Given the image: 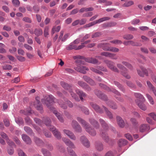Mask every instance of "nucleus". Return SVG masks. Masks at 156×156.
Wrapping results in <instances>:
<instances>
[{
	"label": "nucleus",
	"mask_w": 156,
	"mask_h": 156,
	"mask_svg": "<svg viewBox=\"0 0 156 156\" xmlns=\"http://www.w3.org/2000/svg\"><path fill=\"white\" fill-rule=\"evenodd\" d=\"M108 44V43H101L98 44V47L101 48L104 51H109L110 47L107 46V45Z\"/></svg>",
	"instance_id": "nucleus-22"
},
{
	"label": "nucleus",
	"mask_w": 156,
	"mask_h": 156,
	"mask_svg": "<svg viewBox=\"0 0 156 156\" xmlns=\"http://www.w3.org/2000/svg\"><path fill=\"white\" fill-rule=\"evenodd\" d=\"M146 96L147 98L151 104L153 105L154 104V102L151 96L148 94H146Z\"/></svg>",
	"instance_id": "nucleus-54"
},
{
	"label": "nucleus",
	"mask_w": 156,
	"mask_h": 156,
	"mask_svg": "<svg viewBox=\"0 0 156 156\" xmlns=\"http://www.w3.org/2000/svg\"><path fill=\"white\" fill-rule=\"evenodd\" d=\"M90 122L96 129L98 128L99 127V125L98 122L94 119L91 118L89 119Z\"/></svg>",
	"instance_id": "nucleus-28"
},
{
	"label": "nucleus",
	"mask_w": 156,
	"mask_h": 156,
	"mask_svg": "<svg viewBox=\"0 0 156 156\" xmlns=\"http://www.w3.org/2000/svg\"><path fill=\"white\" fill-rule=\"evenodd\" d=\"M47 119L49 123H48L47 122H45V125L49 128L50 130L52 131L53 133V132H55V131H57L58 130L54 126L51 125V120H49L48 119Z\"/></svg>",
	"instance_id": "nucleus-19"
},
{
	"label": "nucleus",
	"mask_w": 156,
	"mask_h": 156,
	"mask_svg": "<svg viewBox=\"0 0 156 156\" xmlns=\"http://www.w3.org/2000/svg\"><path fill=\"white\" fill-rule=\"evenodd\" d=\"M80 140L83 144L87 147H89L90 146V143L86 137L84 136L80 137Z\"/></svg>",
	"instance_id": "nucleus-17"
},
{
	"label": "nucleus",
	"mask_w": 156,
	"mask_h": 156,
	"mask_svg": "<svg viewBox=\"0 0 156 156\" xmlns=\"http://www.w3.org/2000/svg\"><path fill=\"white\" fill-rule=\"evenodd\" d=\"M2 67L4 70H11L12 68V66L8 64L2 66Z\"/></svg>",
	"instance_id": "nucleus-50"
},
{
	"label": "nucleus",
	"mask_w": 156,
	"mask_h": 156,
	"mask_svg": "<svg viewBox=\"0 0 156 156\" xmlns=\"http://www.w3.org/2000/svg\"><path fill=\"white\" fill-rule=\"evenodd\" d=\"M74 59H83L86 62L93 64H94L99 65L101 63V62H99L98 60L95 58H84L82 56L76 55L74 57Z\"/></svg>",
	"instance_id": "nucleus-6"
},
{
	"label": "nucleus",
	"mask_w": 156,
	"mask_h": 156,
	"mask_svg": "<svg viewBox=\"0 0 156 156\" xmlns=\"http://www.w3.org/2000/svg\"><path fill=\"white\" fill-rule=\"evenodd\" d=\"M135 101L138 106L141 110L143 111H145L146 110L147 107L142 102L143 101L140 102L138 100H136Z\"/></svg>",
	"instance_id": "nucleus-25"
},
{
	"label": "nucleus",
	"mask_w": 156,
	"mask_h": 156,
	"mask_svg": "<svg viewBox=\"0 0 156 156\" xmlns=\"http://www.w3.org/2000/svg\"><path fill=\"white\" fill-rule=\"evenodd\" d=\"M117 67L120 69L121 74L125 78L129 79L130 76L128 74V69L122 64L118 63L117 64Z\"/></svg>",
	"instance_id": "nucleus-8"
},
{
	"label": "nucleus",
	"mask_w": 156,
	"mask_h": 156,
	"mask_svg": "<svg viewBox=\"0 0 156 156\" xmlns=\"http://www.w3.org/2000/svg\"><path fill=\"white\" fill-rule=\"evenodd\" d=\"M90 105L97 113L100 114H102L103 113L104 111L102 109L96 104L91 102Z\"/></svg>",
	"instance_id": "nucleus-16"
},
{
	"label": "nucleus",
	"mask_w": 156,
	"mask_h": 156,
	"mask_svg": "<svg viewBox=\"0 0 156 156\" xmlns=\"http://www.w3.org/2000/svg\"><path fill=\"white\" fill-rule=\"evenodd\" d=\"M109 58L111 59L116 60L118 58V57L115 54L110 53L109 54Z\"/></svg>",
	"instance_id": "nucleus-52"
},
{
	"label": "nucleus",
	"mask_w": 156,
	"mask_h": 156,
	"mask_svg": "<svg viewBox=\"0 0 156 156\" xmlns=\"http://www.w3.org/2000/svg\"><path fill=\"white\" fill-rule=\"evenodd\" d=\"M149 129V127L147 125L143 124L140 126V131L141 132H143L148 130Z\"/></svg>",
	"instance_id": "nucleus-33"
},
{
	"label": "nucleus",
	"mask_w": 156,
	"mask_h": 156,
	"mask_svg": "<svg viewBox=\"0 0 156 156\" xmlns=\"http://www.w3.org/2000/svg\"><path fill=\"white\" fill-rule=\"evenodd\" d=\"M76 92L80 96V99L81 101H83V97L85 98L87 96V95L85 93L79 89H76Z\"/></svg>",
	"instance_id": "nucleus-26"
},
{
	"label": "nucleus",
	"mask_w": 156,
	"mask_h": 156,
	"mask_svg": "<svg viewBox=\"0 0 156 156\" xmlns=\"http://www.w3.org/2000/svg\"><path fill=\"white\" fill-rule=\"evenodd\" d=\"M24 129L25 132L29 134H31L33 132L31 128L28 126H25Z\"/></svg>",
	"instance_id": "nucleus-48"
},
{
	"label": "nucleus",
	"mask_w": 156,
	"mask_h": 156,
	"mask_svg": "<svg viewBox=\"0 0 156 156\" xmlns=\"http://www.w3.org/2000/svg\"><path fill=\"white\" fill-rule=\"evenodd\" d=\"M18 152L19 156H27L24 152L20 149L18 150Z\"/></svg>",
	"instance_id": "nucleus-64"
},
{
	"label": "nucleus",
	"mask_w": 156,
	"mask_h": 156,
	"mask_svg": "<svg viewBox=\"0 0 156 156\" xmlns=\"http://www.w3.org/2000/svg\"><path fill=\"white\" fill-rule=\"evenodd\" d=\"M102 34L100 32H97L93 34L92 35V38H94L99 37L102 35Z\"/></svg>",
	"instance_id": "nucleus-57"
},
{
	"label": "nucleus",
	"mask_w": 156,
	"mask_h": 156,
	"mask_svg": "<svg viewBox=\"0 0 156 156\" xmlns=\"http://www.w3.org/2000/svg\"><path fill=\"white\" fill-rule=\"evenodd\" d=\"M20 113H21L24 114V115H29L31 113V111H25L23 110H21L20 111Z\"/></svg>",
	"instance_id": "nucleus-60"
},
{
	"label": "nucleus",
	"mask_w": 156,
	"mask_h": 156,
	"mask_svg": "<svg viewBox=\"0 0 156 156\" xmlns=\"http://www.w3.org/2000/svg\"><path fill=\"white\" fill-rule=\"evenodd\" d=\"M77 84L86 91H90L91 90V88L88 85L83 81H78L77 82Z\"/></svg>",
	"instance_id": "nucleus-14"
},
{
	"label": "nucleus",
	"mask_w": 156,
	"mask_h": 156,
	"mask_svg": "<svg viewBox=\"0 0 156 156\" xmlns=\"http://www.w3.org/2000/svg\"><path fill=\"white\" fill-rule=\"evenodd\" d=\"M99 86L102 88L104 89L105 90H106L108 92L112 91L115 94L120 96L121 94L119 92L116 90L112 88H110L106 85H104L102 83H100Z\"/></svg>",
	"instance_id": "nucleus-10"
},
{
	"label": "nucleus",
	"mask_w": 156,
	"mask_h": 156,
	"mask_svg": "<svg viewBox=\"0 0 156 156\" xmlns=\"http://www.w3.org/2000/svg\"><path fill=\"white\" fill-rule=\"evenodd\" d=\"M63 131L64 133L66 134L70 139L73 140H76V136L71 131L67 129H64Z\"/></svg>",
	"instance_id": "nucleus-18"
},
{
	"label": "nucleus",
	"mask_w": 156,
	"mask_h": 156,
	"mask_svg": "<svg viewBox=\"0 0 156 156\" xmlns=\"http://www.w3.org/2000/svg\"><path fill=\"white\" fill-rule=\"evenodd\" d=\"M76 65L74 67V69L76 71L83 74L87 73L86 70H88L89 69L86 66H83V62L80 59L77 60L75 61Z\"/></svg>",
	"instance_id": "nucleus-4"
},
{
	"label": "nucleus",
	"mask_w": 156,
	"mask_h": 156,
	"mask_svg": "<svg viewBox=\"0 0 156 156\" xmlns=\"http://www.w3.org/2000/svg\"><path fill=\"white\" fill-rule=\"evenodd\" d=\"M114 83L118 87L120 90L122 91L123 93L125 92V89L120 83L116 81H114Z\"/></svg>",
	"instance_id": "nucleus-34"
},
{
	"label": "nucleus",
	"mask_w": 156,
	"mask_h": 156,
	"mask_svg": "<svg viewBox=\"0 0 156 156\" xmlns=\"http://www.w3.org/2000/svg\"><path fill=\"white\" fill-rule=\"evenodd\" d=\"M16 122L20 126L23 125L24 121L23 119L20 117H18L15 118Z\"/></svg>",
	"instance_id": "nucleus-31"
},
{
	"label": "nucleus",
	"mask_w": 156,
	"mask_h": 156,
	"mask_svg": "<svg viewBox=\"0 0 156 156\" xmlns=\"http://www.w3.org/2000/svg\"><path fill=\"white\" fill-rule=\"evenodd\" d=\"M34 33L37 36H40L43 34V31L41 29H36L34 30Z\"/></svg>",
	"instance_id": "nucleus-44"
},
{
	"label": "nucleus",
	"mask_w": 156,
	"mask_h": 156,
	"mask_svg": "<svg viewBox=\"0 0 156 156\" xmlns=\"http://www.w3.org/2000/svg\"><path fill=\"white\" fill-rule=\"evenodd\" d=\"M83 78L85 81L91 85H94L95 84V82L92 79L86 75L83 76Z\"/></svg>",
	"instance_id": "nucleus-20"
},
{
	"label": "nucleus",
	"mask_w": 156,
	"mask_h": 156,
	"mask_svg": "<svg viewBox=\"0 0 156 156\" xmlns=\"http://www.w3.org/2000/svg\"><path fill=\"white\" fill-rule=\"evenodd\" d=\"M76 45L73 44V43H71L67 47V49L68 50H70L73 49L76 50Z\"/></svg>",
	"instance_id": "nucleus-49"
},
{
	"label": "nucleus",
	"mask_w": 156,
	"mask_h": 156,
	"mask_svg": "<svg viewBox=\"0 0 156 156\" xmlns=\"http://www.w3.org/2000/svg\"><path fill=\"white\" fill-rule=\"evenodd\" d=\"M130 45L133 46H140L142 44L139 43L135 42L133 41H129V45Z\"/></svg>",
	"instance_id": "nucleus-45"
},
{
	"label": "nucleus",
	"mask_w": 156,
	"mask_h": 156,
	"mask_svg": "<svg viewBox=\"0 0 156 156\" xmlns=\"http://www.w3.org/2000/svg\"><path fill=\"white\" fill-rule=\"evenodd\" d=\"M116 119L119 126L121 128L124 127L125 125V123L122 118L119 116H117Z\"/></svg>",
	"instance_id": "nucleus-21"
},
{
	"label": "nucleus",
	"mask_w": 156,
	"mask_h": 156,
	"mask_svg": "<svg viewBox=\"0 0 156 156\" xmlns=\"http://www.w3.org/2000/svg\"><path fill=\"white\" fill-rule=\"evenodd\" d=\"M25 120L26 123L27 125H30L32 123V121L28 117H27L25 118Z\"/></svg>",
	"instance_id": "nucleus-63"
},
{
	"label": "nucleus",
	"mask_w": 156,
	"mask_h": 156,
	"mask_svg": "<svg viewBox=\"0 0 156 156\" xmlns=\"http://www.w3.org/2000/svg\"><path fill=\"white\" fill-rule=\"evenodd\" d=\"M49 27H46L44 30V35L45 37H48L49 34L48 33Z\"/></svg>",
	"instance_id": "nucleus-59"
},
{
	"label": "nucleus",
	"mask_w": 156,
	"mask_h": 156,
	"mask_svg": "<svg viewBox=\"0 0 156 156\" xmlns=\"http://www.w3.org/2000/svg\"><path fill=\"white\" fill-rule=\"evenodd\" d=\"M42 152L44 156H51V153L45 149H42Z\"/></svg>",
	"instance_id": "nucleus-40"
},
{
	"label": "nucleus",
	"mask_w": 156,
	"mask_h": 156,
	"mask_svg": "<svg viewBox=\"0 0 156 156\" xmlns=\"http://www.w3.org/2000/svg\"><path fill=\"white\" fill-rule=\"evenodd\" d=\"M79 107L80 108L82 111L86 115H88L89 114V111L87 108L81 106H79Z\"/></svg>",
	"instance_id": "nucleus-35"
},
{
	"label": "nucleus",
	"mask_w": 156,
	"mask_h": 156,
	"mask_svg": "<svg viewBox=\"0 0 156 156\" xmlns=\"http://www.w3.org/2000/svg\"><path fill=\"white\" fill-rule=\"evenodd\" d=\"M126 84L129 87L133 89H136V87L135 85L131 81H127L126 82Z\"/></svg>",
	"instance_id": "nucleus-47"
},
{
	"label": "nucleus",
	"mask_w": 156,
	"mask_h": 156,
	"mask_svg": "<svg viewBox=\"0 0 156 156\" xmlns=\"http://www.w3.org/2000/svg\"><path fill=\"white\" fill-rule=\"evenodd\" d=\"M60 84L61 86L64 89L68 90L70 94L72 97L76 101H80V99L78 96H76L75 94L73 93L72 90L71 89V86L69 85L68 84L64 81H61Z\"/></svg>",
	"instance_id": "nucleus-7"
},
{
	"label": "nucleus",
	"mask_w": 156,
	"mask_h": 156,
	"mask_svg": "<svg viewBox=\"0 0 156 156\" xmlns=\"http://www.w3.org/2000/svg\"><path fill=\"white\" fill-rule=\"evenodd\" d=\"M40 98L37 97L36 98V102L34 104V106L37 110L40 111L41 113L43 112V108L40 101Z\"/></svg>",
	"instance_id": "nucleus-12"
},
{
	"label": "nucleus",
	"mask_w": 156,
	"mask_h": 156,
	"mask_svg": "<svg viewBox=\"0 0 156 156\" xmlns=\"http://www.w3.org/2000/svg\"><path fill=\"white\" fill-rule=\"evenodd\" d=\"M62 140L69 147H67V149L70 156H77L75 152L72 149V148H74L75 147L73 143L69 139L66 138H63Z\"/></svg>",
	"instance_id": "nucleus-3"
},
{
	"label": "nucleus",
	"mask_w": 156,
	"mask_h": 156,
	"mask_svg": "<svg viewBox=\"0 0 156 156\" xmlns=\"http://www.w3.org/2000/svg\"><path fill=\"white\" fill-rule=\"evenodd\" d=\"M133 36L131 34H127L123 36V38L126 40H132L133 38Z\"/></svg>",
	"instance_id": "nucleus-39"
},
{
	"label": "nucleus",
	"mask_w": 156,
	"mask_h": 156,
	"mask_svg": "<svg viewBox=\"0 0 156 156\" xmlns=\"http://www.w3.org/2000/svg\"><path fill=\"white\" fill-rule=\"evenodd\" d=\"M6 141L9 145L10 147H12L15 145L14 143L9 138L6 140Z\"/></svg>",
	"instance_id": "nucleus-53"
},
{
	"label": "nucleus",
	"mask_w": 156,
	"mask_h": 156,
	"mask_svg": "<svg viewBox=\"0 0 156 156\" xmlns=\"http://www.w3.org/2000/svg\"><path fill=\"white\" fill-rule=\"evenodd\" d=\"M96 149L98 151H101L104 149L103 145L100 142H96L95 144Z\"/></svg>",
	"instance_id": "nucleus-27"
},
{
	"label": "nucleus",
	"mask_w": 156,
	"mask_h": 156,
	"mask_svg": "<svg viewBox=\"0 0 156 156\" xmlns=\"http://www.w3.org/2000/svg\"><path fill=\"white\" fill-rule=\"evenodd\" d=\"M99 121L101 126L105 130V131H102L101 132V137L105 142L108 143L109 140V139L106 132L108 129V126L105 121L101 118L99 119Z\"/></svg>",
	"instance_id": "nucleus-2"
},
{
	"label": "nucleus",
	"mask_w": 156,
	"mask_h": 156,
	"mask_svg": "<svg viewBox=\"0 0 156 156\" xmlns=\"http://www.w3.org/2000/svg\"><path fill=\"white\" fill-rule=\"evenodd\" d=\"M119 51V48L115 47H111L110 48L109 51H112L114 52H118Z\"/></svg>",
	"instance_id": "nucleus-55"
},
{
	"label": "nucleus",
	"mask_w": 156,
	"mask_h": 156,
	"mask_svg": "<svg viewBox=\"0 0 156 156\" xmlns=\"http://www.w3.org/2000/svg\"><path fill=\"white\" fill-rule=\"evenodd\" d=\"M12 2L13 5L16 7H18L20 5V2L19 0H12Z\"/></svg>",
	"instance_id": "nucleus-56"
},
{
	"label": "nucleus",
	"mask_w": 156,
	"mask_h": 156,
	"mask_svg": "<svg viewBox=\"0 0 156 156\" xmlns=\"http://www.w3.org/2000/svg\"><path fill=\"white\" fill-rule=\"evenodd\" d=\"M22 138L23 140L27 144H30L31 143V140L30 137L25 134H23L22 135Z\"/></svg>",
	"instance_id": "nucleus-24"
},
{
	"label": "nucleus",
	"mask_w": 156,
	"mask_h": 156,
	"mask_svg": "<svg viewBox=\"0 0 156 156\" xmlns=\"http://www.w3.org/2000/svg\"><path fill=\"white\" fill-rule=\"evenodd\" d=\"M55 98L52 95L50 94L46 98V99H42L41 101L43 104L46 105L47 107L51 110H53L55 109L51 105L54 102Z\"/></svg>",
	"instance_id": "nucleus-5"
},
{
	"label": "nucleus",
	"mask_w": 156,
	"mask_h": 156,
	"mask_svg": "<svg viewBox=\"0 0 156 156\" xmlns=\"http://www.w3.org/2000/svg\"><path fill=\"white\" fill-rule=\"evenodd\" d=\"M77 121L82 125L86 131L92 136H94L96 134L95 130L89 126L88 123L81 118L78 117L76 118Z\"/></svg>",
	"instance_id": "nucleus-1"
},
{
	"label": "nucleus",
	"mask_w": 156,
	"mask_h": 156,
	"mask_svg": "<svg viewBox=\"0 0 156 156\" xmlns=\"http://www.w3.org/2000/svg\"><path fill=\"white\" fill-rule=\"evenodd\" d=\"M140 68L141 71L139 69L137 70L138 74L141 77L144 76V75L147 76H148V71H150V70L149 69L147 70L143 66H141Z\"/></svg>",
	"instance_id": "nucleus-13"
},
{
	"label": "nucleus",
	"mask_w": 156,
	"mask_h": 156,
	"mask_svg": "<svg viewBox=\"0 0 156 156\" xmlns=\"http://www.w3.org/2000/svg\"><path fill=\"white\" fill-rule=\"evenodd\" d=\"M133 2L132 1L130 0L125 2L122 5L123 7H128L133 5Z\"/></svg>",
	"instance_id": "nucleus-43"
},
{
	"label": "nucleus",
	"mask_w": 156,
	"mask_h": 156,
	"mask_svg": "<svg viewBox=\"0 0 156 156\" xmlns=\"http://www.w3.org/2000/svg\"><path fill=\"white\" fill-rule=\"evenodd\" d=\"M58 103L60 106L61 108L64 109H66L67 108V106L61 100H59L58 101Z\"/></svg>",
	"instance_id": "nucleus-46"
},
{
	"label": "nucleus",
	"mask_w": 156,
	"mask_h": 156,
	"mask_svg": "<svg viewBox=\"0 0 156 156\" xmlns=\"http://www.w3.org/2000/svg\"><path fill=\"white\" fill-rule=\"evenodd\" d=\"M134 95L136 98L140 99L142 101L144 102L145 101V99L144 96L140 93H134Z\"/></svg>",
	"instance_id": "nucleus-32"
},
{
	"label": "nucleus",
	"mask_w": 156,
	"mask_h": 156,
	"mask_svg": "<svg viewBox=\"0 0 156 156\" xmlns=\"http://www.w3.org/2000/svg\"><path fill=\"white\" fill-rule=\"evenodd\" d=\"M106 104L112 109H116L117 108V106L116 104L114 102L110 101H105Z\"/></svg>",
	"instance_id": "nucleus-23"
},
{
	"label": "nucleus",
	"mask_w": 156,
	"mask_h": 156,
	"mask_svg": "<svg viewBox=\"0 0 156 156\" xmlns=\"http://www.w3.org/2000/svg\"><path fill=\"white\" fill-rule=\"evenodd\" d=\"M127 143V142L126 140L124 139H121L119 140V145L120 147H121L122 145H126Z\"/></svg>",
	"instance_id": "nucleus-38"
},
{
	"label": "nucleus",
	"mask_w": 156,
	"mask_h": 156,
	"mask_svg": "<svg viewBox=\"0 0 156 156\" xmlns=\"http://www.w3.org/2000/svg\"><path fill=\"white\" fill-rule=\"evenodd\" d=\"M90 70L95 73H98L101 75H103V73L102 72L95 68L93 67H90Z\"/></svg>",
	"instance_id": "nucleus-36"
},
{
	"label": "nucleus",
	"mask_w": 156,
	"mask_h": 156,
	"mask_svg": "<svg viewBox=\"0 0 156 156\" xmlns=\"http://www.w3.org/2000/svg\"><path fill=\"white\" fill-rule=\"evenodd\" d=\"M122 63L123 65L127 67L128 68L131 70H132L133 69V67L132 65L129 62L125 61H123L122 62Z\"/></svg>",
	"instance_id": "nucleus-37"
},
{
	"label": "nucleus",
	"mask_w": 156,
	"mask_h": 156,
	"mask_svg": "<svg viewBox=\"0 0 156 156\" xmlns=\"http://www.w3.org/2000/svg\"><path fill=\"white\" fill-rule=\"evenodd\" d=\"M71 125L73 128L76 131L80 133L81 132V128L76 121L75 120H73L72 122Z\"/></svg>",
	"instance_id": "nucleus-11"
},
{
	"label": "nucleus",
	"mask_w": 156,
	"mask_h": 156,
	"mask_svg": "<svg viewBox=\"0 0 156 156\" xmlns=\"http://www.w3.org/2000/svg\"><path fill=\"white\" fill-rule=\"evenodd\" d=\"M94 92L95 94L99 98L105 101L108 100V98L107 96L105 94L102 93L100 91L98 90H95L94 91Z\"/></svg>",
	"instance_id": "nucleus-15"
},
{
	"label": "nucleus",
	"mask_w": 156,
	"mask_h": 156,
	"mask_svg": "<svg viewBox=\"0 0 156 156\" xmlns=\"http://www.w3.org/2000/svg\"><path fill=\"white\" fill-rule=\"evenodd\" d=\"M104 108L106 114L108 117L110 119H112L113 118V115L112 113L108 109L104 106H102Z\"/></svg>",
	"instance_id": "nucleus-30"
},
{
	"label": "nucleus",
	"mask_w": 156,
	"mask_h": 156,
	"mask_svg": "<svg viewBox=\"0 0 156 156\" xmlns=\"http://www.w3.org/2000/svg\"><path fill=\"white\" fill-rule=\"evenodd\" d=\"M110 42L112 43H113L115 44H121L122 42L121 40H114L112 41H110Z\"/></svg>",
	"instance_id": "nucleus-51"
},
{
	"label": "nucleus",
	"mask_w": 156,
	"mask_h": 156,
	"mask_svg": "<svg viewBox=\"0 0 156 156\" xmlns=\"http://www.w3.org/2000/svg\"><path fill=\"white\" fill-rule=\"evenodd\" d=\"M53 134L54 136L58 139L59 140L61 138L60 133L58 130L55 131V132H53Z\"/></svg>",
	"instance_id": "nucleus-42"
},
{
	"label": "nucleus",
	"mask_w": 156,
	"mask_h": 156,
	"mask_svg": "<svg viewBox=\"0 0 156 156\" xmlns=\"http://www.w3.org/2000/svg\"><path fill=\"white\" fill-rule=\"evenodd\" d=\"M34 140L35 143L39 146L40 145L43 143L42 140H40L39 138L36 136L34 137Z\"/></svg>",
	"instance_id": "nucleus-41"
},
{
	"label": "nucleus",
	"mask_w": 156,
	"mask_h": 156,
	"mask_svg": "<svg viewBox=\"0 0 156 156\" xmlns=\"http://www.w3.org/2000/svg\"><path fill=\"white\" fill-rule=\"evenodd\" d=\"M43 131L46 137L50 138L51 137V134L50 132L48 131H46L45 129L43 130Z\"/></svg>",
	"instance_id": "nucleus-58"
},
{
	"label": "nucleus",
	"mask_w": 156,
	"mask_h": 156,
	"mask_svg": "<svg viewBox=\"0 0 156 156\" xmlns=\"http://www.w3.org/2000/svg\"><path fill=\"white\" fill-rule=\"evenodd\" d=\"M104 62L106 64L108 67L112 71L118 73L119 72V69L114 66V63L112 61L106 60H105Z\"/></svg>",
	"instance_id": "nucleus-9"
},
{
	"label": "nucleus",
	"mask_w": 156,
	"mask_h": 156,
	"mask_svg": "<svg viewBox=\"0 0 156 156\" xmlns=\"http://www.w3.org/2000/svg\"><path fill=\"white\" fill-rule=\"evenodd\" d=\"M52 111L53 112V113L55 115L58 119L61 122H64L63 119L60 114L58 113L55 110V109H53V110Z\"/></svg>",
	"instance_id": "nucleus-29"
},
{
	"label": "nucleus",
	"mask_w": 156,
	"mask_h": 156,
	"mask_svg": "<svg viewBox=\"0 0 156 156\" xmlns=\"http://www.w3.org/2000/svg\"><path fill=\"white\" fill-rule=\"evenodd\" d=\"M130 121L132 124L134 126L138 124L136 120L134 118H131L130 119Z\"/></svg>",
	"instance_id": "nucleus-61"
},
{
	"label": "nucleus",
	"mask_w": 156,
	"mask_h": 156,
	"mask_svg": "<svg viewBox=\"0 0 156 156\" xmlns=\"http://www.w3.org/2000/svg\"><path fill=\"white\" fill-rule=\"evenodd\" d=\"M0 135L5 140L7 139V138H9L7 134L3 132H1Z\"/></svg>",
	"instance_id": "nucleus-62"
}]
</instances>
